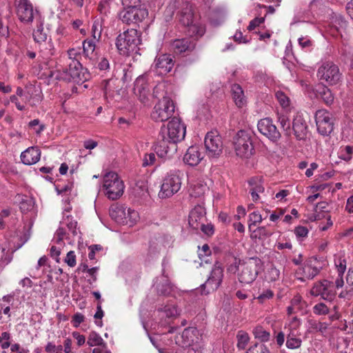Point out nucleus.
<instances>
[{"label": "nucleus", "instance_id": "nucleus-1", "mask_svg": "<svg viewBox=\"0 0 353 353\" xmlns=\"http://www.w3.org/2000/svg\"><path fill=\"white\" fill-rule=\"evenodd\" d=\"M139 32L134 28L128 29L118 35L116 46L122 55L128 56L131 53H137L141 44Z\"/></svg>", "mask_w": 353, "mask_h": 353}, {"label": "nucleus", "instance_id": "nucleus-2", "mask_svg": "<svg viewBox=\"0 0 353 353\" xmlns=\"http://www.w3.org/2000/svg\"><path fill=\"white\" fill-rule=\"evenodd\" d=\"M186 132L185 125L178 117H173L168 124L167 129L161 130L159 139H161L163 145L160 147L165 148L166 143H176L184 139Z\"/></svg>", "mask_w": 353, "mask_h": 353}, {"label": "nucleus", "instance_id": "nucleus-3", "mask_svg": "<svg viewBox=\"0 0 353 353\" xmlns=\"http://www.w3.org/2000/svg\"><path fill=\"white\" fill-rule=\"evenodd\" d=\"M254 134L250 130H239L234 137L233 144L236 154L243 159L250 158L254 152Z\"/></svg>", "mask_w": 353, "mask_h": 353}, {"label": "nucleus", "instance_id": "nucleus-4", "mask_svg": "<svg viewBox=\"0 0 353 353\" xmlns=\"http://www.w3.org/2000/svg\"><path fill=\"white\" fill-rule=\"evenodd\" d=\"M92 38H88L83 42V53L85 59L89 61L92 67H95L98 60L97 52L95 51L96 43L101 37V26L98 21H94L91 28Z\"/></svg>", "mask_w": 353, "mask_h": 353}, {"label": "nucleus", "instance_id": "nucleus-5", "mask_svg": "<svg viewBox=\"0 0 353 353\" xmlns=\"http://www.w3.org/2000/svg\"><path fill=\"white\" fill-rule=\"evenodd\" d=\"M262 269V261L257 257L249 258L242 261L237 276L242 284H251L257 278Z\"/></svg>", "mask_w": 353, "mask_h": 353}, {"label": "nucleus", "instance_id": "nucleus-6", "mask_svg": "<svg viewBox=\"0 0 353 353\" xmlns=\"http://www.w3.org/2000/svg\"><path fill=\"white\" fill-rule=\"evenodd\" d=\"M175 105L170 97H163L154 105L151 113L152 119L157 122H163L172 117Z\"/></svg>", "mask_w": 353, "mask_h": 353}, {"label": "nucleus", "instance_id": "nucleus-7", "mask_svg": "<svg viewBox=\"0 0 353 353\" xmlns=\"http://www.w3.org/2000/svg\"><path fill=\"white\" fill-rule=\"evenodd\" d=\"M317 76L328 85L337 84L341 80L342 74L338 65L333 62H325L318 69Z\"/></svg>", "mask_w": 353, "mask_h": 353}, {"label": "nucleus", "instance_id": "nucleus-8", "mask_svg": "<svg viewBox=\"0 0 353 353\" xmlns=\"http://www.w3.org/2000/svg\"><path fill=\"white\" fill-rule=\"evenodd\" d=\"M334 117L326 110H319L315 113L317 130L323 136L330 135L334 130Z\"/></svg>", "mask_w": 353, "mask_h": 353}, {"label": "nucleus", "instance_id": "nucleus-9", "mask_svg": "<svg viewBox=\"0 0 353 353\" xmlns=\"http://www.w3.org/2000/svg\"><path fill=\"white\" fill-rule=\"evenodd\" d=\"M17 14L19 19L24 23H32L39 16V11L34 9L30 0H15Z\"/></svg>", "mask_w": 353, "mask_h": 353}, {"label": "nucleus", "instance_id": "nucleus-10", "mask_svg": "<svg viewBox=\"0 0 353 353\" xmlns=\"http://www.w3.org/2000/svg\"><path fill=\"white\" fill-rule=\"evenodd\" d=\"M336 294L334 283L326 279L316 282L310 290L312 296H320L323 300L329 302L334 299Z\"/></svg>", "mask_w": 353, "mask_h": 353}, {"label": "nucleus", "instance_id": "nucleus-11", "mask_svg": "<svg viewBox=\"0 0 353 353\" xmlns=\"http://www.w3.org/2000/svg\"><path fill=\"white\" fill-rule=\"evenodd\" d=\"M125 185L121 178H107L103 184V191L110 200H117L123 194Z\"/></svg>", "mask_w": 353, "mask_h": 353}, {"label": "nucleus", "instance_id": "nucleus-12", "mask_svg": "<svg viewBox=\"0 0 353 353\" xmlns=\"http://www.w3.org/2000/svg\"><path fill=\"white\" fill-rule=\"evenodd\" d=\"M204 143L209 157L217 158L222 153L223 142L217 132L211 131L207 133Z\"/></svg>", "mask_w": 353, "mask_h": 353}, {"label": "nucleus", "instance_id": "nucleus-13", "mask_svg": "<svg viewBox=\"0 0 353 353\" xmlns=\"http://www.w3.org/2000/svg\"><path fill=\"white\" fill-rule=\"evenodd\" d=\"M148 14L143 8H125L120 12V19L123 23L130 25L141 22Z\"/></svg>", "mask_w": 353, "mask_h": 353}, {"label": "nucleus", "instance_id": "nucleus-14", "mask_svg": "<svg viewBox=\"0 0 353 353\" xmlns=\"http://www.w3.org/2000/svg\"><path fill=\"white\" fill-rule=\"evenodd\" d=\"M223 277V268L220 266H214L206 282L201 285L202 294H207L211 291L216 290L222 282Z\"/></svg>", "mask_w": 353, "mask_h": 353}, {"label": "nucleus", "instance_id": "nucleus-15", "mask_svg": "<svg viewBox=\"0 0 353 353\" xmlns=\"http://www.w3.org/2000/svg\"><path fill=\"white\" fill-rule=\"evenodd\" d=\"M259 131L271 141L276 142L281 138V133L277 130L272 120L269 118L261 119L257 124Z\"/></svg>", "mask_w": 353, "mask_h": 353}, {"label": "nucleus", "instance_id": "nucleus-16", "mask_svg": "<svg viewBox=\"0 0 353 353\" xmlns=\"http://www.w3.org/2000/svg\"><path fill=\"white\" fill-rule=\"evenodd\" d=\"M181 178H164L159 196L161 199L169 198L181 188Z\"/></svg>", "mask_w": 353, "mask_h": 353}, {"label": "nucleus", "instance_id": "nucleus-17", "mask_svg": "<svg viewBox=\"0 0 353 353\" xmlns=\"http://www.w3.org/2000/svg\"><path fill=\"white\" fill-rule=\"evenodd\" d=\"M134 92L139 101L146 104L149 102L150 91L146 77L139 76L134 82Z\"/></svg>", "mask_w": 353, "mask_h": 353}, {"label": "nucleus", "instance_id": "nucleus-18", "mask_svg": "<svg viewBox=\"0 0 353 353\" xmlns=\"http://www.w3.org/2000/svg\"><path fill=\"white\" fill-rule=\"evenodd\" d=\"M82 65L79 60H72L63 70V79L79 83L83 81Z\"/></svg>", "mask_w": 353, "mask_h": 353}, {"label": "nucleus", "instance_id": "nucleus-19", "mask_svg": "<svg viewBox=\"0 0 353 353\" xmlns=\"http://www.w3.org/2000/svg\"><path fill=\"white\" fill-rule=\"evenodd\" d=\"M117 79H107L102 82L104 97L108 103L117 101L121 98L120 88L117 85Z\"/></svg>", "mask_w": 353, "mask_h": 353}, {"label": "nucleus", "instance_id": "nucleus-20", "mask_svg": "<svg viewBox=\"0 0 353 353\" xmlns=\"http://www.w3.org/2000/svg\"><path fill=\"white\" fill-rule=\"evenodd\" d=\"M14 203L19 205V209L23 214L30 213L31 215L37 214L35 200L32 196L17 194L14 198Z\"/></svg>", "mask_w": 353, "mask_h": 353}, {"label": "nucleus", "instance_id": "nucleus-21", "mask_svg": "<svg viewBox=\"0 0 353 353\" xmlns=\"http://www.w3.org/2000/svg\"><path fill=\"white\" fill-rule=\"evenodd\" d=\"M292 130L297 140L305 141L307 139L309 130L303 117L297 113L293 118Z\"/></svg>", "mask_w": 353, "mask_h": 353}, {"label": "nucleus", "instance_id": "nucleus-22", "mask_svg": "<svg viewBox=\"0 0 353 353\" xmlns=\"http://www.w3.org/2000/svg\"><path fill=\"white\" fill-rule=\"evenodd\" d=\"M205 209L200 205H196L190 212L188 223L194 230H199L200 225L205 222Z\"/></svg>", "mask_w": 353, "mask_h": 353}, {"label": "nucleus", "instance_id": "nucleus-23", "mask_svg": "<svg viewBox=\"0 0 353 353\" xmlns=\"http://www.w3.org/2000/svg\"><path fill=\"white\" fill-rule=\"evenodd\" d=\"M174 66V60L171 54H163L156 57L154 67L160 74L170 72Z\"/></svg>", "mask_w": 353, "mask_h": 353}, {"label": "nucleus", "instance_id": "nucleus-24", "mask_svg": "<svg viewBox=\"0 0 353 353\" xmlns=\"http://www.w3.org/2000/svg\"><path fill=\"white\" fill-rule=\"evenodd\" d=\"M285 329H288L286 347L290 350L299 348L301 346L302 340L300 338L301 332L298 327L289 325Z\"/></svg>", "mask_w": 353, "mask_h": 353}, {"label": "nucleus", "instance_id": "nucleus-25", "mask_svg": "<svg viewBox=\"0 0 353 353\" xmlns=\"http://www.w3.org/2000/svg\"><path fill=\"white\" fill-rule=\"evenodd\" d=\"M195 46V41L188 38L175 39L172 43V48L176 54L192 52Z\"/></svg>", "mask_w": 353, "mask_h": 353}, {"label": "nucleus", "instance_id": "nucleus-26", "mask_svg": "<svg viewBox=\"0 0 353 353\" xmlns=\"http://www.w3.org/2000/svg\"><path fill=\"white\" fill-rule=\"evenodd\" d=\"M41 157V151L37 147H30L21 154V161L26 165L37 163Z\"/></svg>", "mask_w": 353, "mask_h": 353}, {"label": "nucleus", "instance_id": "nucleus-27", "mask_svg": "<svg viewBox=\"0 0 353 353\" xmlns=\"http://www.w3.org/2000/svg\"><path fill=\"white\" fill-rule=\"evenodd\" d=\"M165 238L159 236L153 238L150 242L148 249V254L150 256L154 257L166 249Z\"/></svg>", "mask_w": 353, "mask_h": 353}, {"label": "nucleus", "instance_id": "nucleus-28", "mask_svg": "<svg viewBox=\"0 0 353 353\" xmlns=\"http://www.w3.org/2000/svg\"><path fill=\"white\" fill-rule=\"evenodd\" d=\"M247 183L252 200L254 202L257 201L260 199L259 193H263L265 190L263 181L261 178H250L247 181Z\"/></svg>", "mask_w": 353, "mask_h": 353}, {"label": "nucleus", "instance_id": "nucleus-29", "mask_svg": "<svg viewBox=\"0 0 353 353\" xmlns=\"http://www.w3.org/2000/svg\"><path fill=\"white\" fill-rule=\"evenodd\" d=\"M164 270H163V275L160 279H157L154 286L159 294L168 296L172 292L173 286L168 277L164 275Z\"/></svg>", "mask_w": 353, "mask_h": 353}, {"label": "nucleus", "instance_id": "nucleus-30", "mask_svg": "<svg viewBox=\"0 0 353 353\" xmlns=\"http://www.w3.org/2000/svg\"><path fill=\"white\" fill-rule=\"evenodd\" d=\"M203 159V156L197 146L190 147L184 155L183 161L185 163L195 166L199 163Z\"/></svg>", "mask_w": 353, "mask_h": 353}, {"label": "nucleus", "instance_id": "nucleus-31", "mask_svg": "<svg viewBox=\"0 0 353 353\" xmlns=\"http://www.w3.org/2000/svg\"><path fill=\"white\" fill-rule=\"evenodd\" d=\"M179 21L183 26L191 25L194 21V13L192 5L188 2L183 4L182 9L180 12Z\"/></svg>", "mask_w": 353, "mask_h": 353}, {"label": "nucleus", "instance_id": "nucleus-32", "mask_svg": "<svg viewBox=\"0 0 353 353\" xmlns=\"http://www.w3.org/2000/svg\"><path fill=\"white\" fill-rule=\"evenodd\" d=\"M231 94L236 106L241 108L245 105L246 99L240 85L234 83L231 86Z\"/></svg>", "mask_w": 353, "mask_h": 353}, {"label": "nucleus", "instance_id": "nucleus-33", "mask_svg": "<svg viewBox=\"0 0 353 353\" xmlns=\"http://www.w3.org/2000/svg\"><path fill=\"white\" fill-rule=\"evenodd\" d=\"M37 43L38 45L39 56L41 57L43 59L47 60L53 55L54 46L51 39Z\"/></svg>", "mask_w": 353, "mask_h": 353}, {"label": "nucleus", "instance_id": "nucleus-34", "mask_svg": "<svg viewBox=\"0 0 353 353\" xmlns=\"http://www.w3.org/2000/svg\"><path fill=\"white\" fill-rule=\"evenodd\" d=\"M37 43L38 45L39 56L41 57L43 59L47 60L53 55L54 46L51 39Z\"/></svg>", "mask_w": 353, "mask_h": 353}, {"label": "nucleus", "instance_id": "nucleus-35", "mask_svg": "<svg viewBox=\"0 0 353 353\" xmlns=\"http://www.w3.org/2000/svg\"><path fill=\"white\" fill-rule=\"evenodd\" d=\"M320 268H317L314 266L312 264V262H307L305 263L303 267L299 269V271L303 275L302 278H300L301 281H305V279H313L316 275H318L320 272Z\"/></svg>", "mask_w": 353, "mask_h": 353}, {"label": "nucleus", "instance_id": "nucleus-36", "mask_svg": "<svg viewBox=\"0 0 353 353\" xmlns=\"http://www.w3.org/2000/svg\"><path fill=\"white\" fill-rule=\"evenodd\" d=\"M186 27V34L190 37L198 39L202 37L205 33V28L200 23L193 21L191 25H188Z\"/></svg>", "mask_w": 353, "mask_h": 353}, {"label": "nucleus", "instance_id": "nucleus-37", "mask_svg": "<svg viewBox=\"0 0 353 353\" xmlns=\"http://www.w3.org/2000/svg\"><path fill=\"white\" fill-rule=\"evenodd\" d=\"M33 39L36 43L46 41L48 39V33L43 30V21L39 17L37 19L36 28L33 31Z\"/></svg>", "mask_w": 353, "mask_h": 353}, {"label": "nucleus", "instance_id": "nucleus-38", "mask_svg": "<svg viewBox=\"0 0 353 353\" xmlns=\"http://www.w3.org/2000/svg\"><path fill=\"white\" fill-rule=\"evenodd\" d=\"M110 214L117 222L127 223L126 208L122 205L112 207L110 210Z\"/></svg>", "mask_w": 353, "mask_h": 353}, {"label": "nucleus", "instance_id": "nucleus-39", "mask_svg": "<svg viewBox=\"0 0 353 353\" xmlns=\"http://www.w3.org/2000/svg\"><path fill=\"white\" fill-rule=\"evenodd\" d=\"M51 182L54 183L55 189L57 193L59 194H66L70 192L72 188V183L69 180H63L62 179H59L58 180L53 181L54 178H48Z\"/></svg>", "mask_w": 353, "mask_h": 353}, {"label": "nucleus", "instance_id": "nucleus-40", "mask_svg": "<svg viewBox=\"0 0 353 353\" xmlns=\"http://www.w3.org/2000/svg\"><path fill=\"white\" fill-rule=\"evenodd\" d=\"M60 224L62 226L66 227L72 236H74L77 235V221L74 220L71 216L64 214L63 220L60 222Z\"/></svg>", "mask_w": 353, "mask_h": 353}, {"label": "nucleus", "instance_id": "nucleus-41", "mask_svg": "<svg viewBox=\"0 0 353 353\" xmlns=\"http://www.w3.org/2000/svg\"><path fill=\"white\" fill-rule=\"evenodd\" d=\"M278 122L287 137L291 135V125L289 117L283 113H278Z\"/></svg>", "mask_w": 353, "mask_h": 353}, {"label": "nucleus", "instance_id": "nucleus-42", "mask_svg": "<svg viewBox=\"0 0 353 353\" xmlns=\"http://www.w3.org/2000/svg\"><path fill=\"white\" fill-rule=\"evenodd\" d=\"M188 183H190V196L194 197H199L204 194L205 190V185L199 181L190 182L188 179Z\"/></svg>", "mask_w": 353, "mask_h": 353}, {"label": "nucleus", "instance_id": "nucleus-43", "mask_svg": "<svg viewBox=\"0 0 353 353\" xmlns=\"http://www.w3.org/2000/svg\"><path fill=\"white\" fill-rule=\"evenodd\" d=\"M87 344L91 347L100 345L104 347H105V343L103 341L101 336L98 333L94 331L91 332L89 334Z\"/></svg>", "mask_w": 353, "mask_h": 353}, {"label": "nucleus", "instance_id": "nucleus-44", "mask_svg": "<svg viewBox=\"0 0 353 353\" xmlns=\"http://www.w3.org/2000/svg\"><path fill=\"white\" fill-rule=\"evenodd\" d=\"M297 167L300 170H305V174L306 176H311L314 174V171L319 168V165L314 162L311 163L308 167V163L305 161H303L299 163Z\"/></svg>", "mask_w": 353, "mask_h": 353}, {"label": "nucleus", "instance_id": "nucleus-45", "mask_svg": "<svg viewBox=\"0 0 353 353\" xmlns=\"http://www.w3.org/2000/svg\"><path fill=\"white\" fill-rule=\"evenodd\" d=\"M253 334L256 339H259L261 342L268 341L270 337V332L261 326H258L253 330Z\"/></svg>", "mask_w": 353, "mask_h": 353}, {"label": "nucleus", "instance_id": "nucleus-46", "mask_svg": "<svg viewBox=\"0 0 353 353\" xmlns=\"http://www.w3.org/2000/svg\"><path fill=\"white\" fill-rule=\"evenodd\" d=\"M353 154V146L352 145H346L344 147H341L340 150L339 152V157L340 159L348 161H350Z\"/></svg>", "mask_w": 353, "mask_h": 353}, {"label": "nucleus", "instance_id": "nucleus-47", "mask_svg": "<svg viewBox=\"0 0 353 353\" xmlns=\"http://www.w3.org/2000/svg\"><path fill=\"white\" fill-rule=\"evenodd\" d=\"M275 97L278 100L279 104L283 108H286L290 106V101L289 97L282 91L279 90L276 92Z\"/></svg>", "mask_w": 353, "mask_h": 353}, {"label": "nucleus", "instance_id": "nucleus-48", "mask_svg": "<svg viewBox=\"0 0 353 353\" xmlns=\"http://www.w3.org/2000/svg\"><path fill=\"white\" fill-rule=\"evenodd\" d=\"M262 221L261 215L257 212H253L249 215L248 219V228L250 230H252V226H255L256 224L260 223Z\"/></svg>", "mask_w": 353, "mask_h": 353}, {"label": "nucleus", "instance_id": "nucleus-49", "mask_svg": "<svg viewBox=\"0 0 353 353\" xmlns=\"http://www.w3.org/2000/svg\"><path fill=\"white\" fill-rule=\"evenodd\" d=\"M334 264L338 274L343 275L346 270V261L343 256H338L334 259Z\"/></svg>", "mask_w": 353, "mask_h": 353}, {"label": "nucleus", "instance_id": "nucleus-50", "mask_svg": "<svg viewBox=\"0 0 353 353\" xmlns=\"http://www.w3.org/2000/svg\"><path fill=\"white\" fill-rule=\"evenodd\" d=\"M313 312L316 315H326L329 313V307L323 303H319L313 307Z\"/></svg>", "mask_w": 353, "mask_h": 353}, {"label": "nucleus", "instance_id": "nucleus-51", "mask_svg": "<svg viewBox=\"0 0 353 353\" xmlns=\"http://www.w3.org/2000/svg\"><path fill=\"white\" fill-rule=\"evenodd\" d=\"M246 353H270L268 347L261 343H256L251 346Z\"/></svg>", "mask_w": 353, "mask_h": 353}, {"label": "nucleus", "instance_id": "nucleus-52", "mask_svg": "<svg viewBox=\"0 0 353 353\" xmlns=\"http://www.w3.org/2000/svg\"><path fill=\"white\" fill-rule=\"evenodd\" d=\"M320 94H321V98L323 99V101L327 105H330L333 102V101H334L333 94H332L329 88H327V87L323 88V90L320 92Z\"/></svg>", "mask_w": 353, "mask_h": 353}, {"label": "nucleus", "instance_id": "nucleus-53", "mask_svg": "<svg viewBox=\"0 0 353 353\" xmlns=\"http://www.w3.org/2000/svg\"><path fill=\"white\" fill-rule=\"evenodd\" d=\"M237 347L240 350H244L249 342V336L247 333H239L237 334Z\"/></svg>", "mask_w": 353, "mask_h": 353}, {"label": "nucleus", "instance_id": "nucleus-54", "mask_svg": "<svg viewBox=\"0 0 353 353\" xmlns=\"http://www.w3.org/2000/svg\"><path fill=\"white\" fill-rule=\"evenodd\" d=\"M165 83H159L157 85L153 90V97L154 98H163V97H168L166 94V92L165 90Z\"/></svg>", "mask_w": 353, "mask_h": 353}, {"label": "nucleus", "instance_id": "nucleus-55", "mask_svg": "<svg viewBox=\"0 0 353 353\" xmlns=\"http://www.w3.org/2000/svg\"><path fill=\"white\" fill-rule=\"evenodd\" d=\"M11 335L8 332H3L0 335V345L2 349H7L10 346Z\"/></svg>", "mask_w": 353, "mask_h": 353}, {"label": "nucleus", "instance_id": "nucleus-56", "mask_svg": "<svg viewBox=\"0 0 353 353\" xmlns=\"http://www.w3.org/2000/svg\"><path fill=\"white\" fill-rule=\"evenodd\" d=\"M310 328L317 332H323L327 329V325L325 323L318 322L315 320L308 321Z\"/></svg>", "mask_w": 353, "mask_h": 353}, {"label": "nucleus", "instance_id": "nucleus-57", "mask_svg": "<svg viewBox=\"0 0 353 353\" xmlns=\"http://www.w3.org/2000/svg\"><path fill=\"white\" fill-rule=\"evenodd\" d=\"M12 260V257L7 248L0 245V262L8 264Z\"/></svg>", "mask_w": 353, "mask_h": 353}, {"label": "nucleus", "instance_id": "nucleus-58", "mask_svg": "<svg viewBox=\"0 0 353 353\" xmlns=\"http://www.w3.org/2000/svg\"><path fill=\"white\" fill-rule=\"evenodd\" d=\"M273 296L274 292L270 289H267L254 299H257L260 303H263L267 300L272 299Z\"/></svg>", "mask_w": 353, "mask_h": 353}, {"label": "nucleus", "instance_id": "nucleus-59", "mask_svg": "<svg viewBox=\"0 0 353 353\" xmlns=\"http://www.w3.org/2000/svg\"><path fill=\"white\" fill-rule=\"evenodd\" d=\"M232 263L228 267V271L232 274H235L236 272H239V268L242 264V261L234 256H232Z\"/></svg>", "mask_w": 353, "mask_h": 353}, {"label": "nucleus", "instance_id": "nucleus-60", "mask_svg": "<svg viewBox=\"0 0 353 353\" xmlns=\"http://www.w3.org/2000/svg\"><path fill=\"white\" fill-rule=\"evenodd\" d=\"M157 161L156 156L154 153L145 154L143 159L142 165L143 167H147L149 165H155V162Z\"/></svg>", "mask_w": 353, "mask_h": 353}, {"label": "nucleus", "instance_id": "nucleus-61", "mask_svg": "<svg viewBox=\"0 0 353 353\" xmlns=\"http://www.w3.org/2000/svg\"><path fill=\"white\" fill-rule=\"evenodd\" d=\"M65 263L68 264V266L73 268L76 265V255L74 251H70L68 252L65 259Z\"/></svg>", "mask_w": 353, "mask_h": 353}, {"label": "nucleus", "instance_id": "nucleus-62", "mask_svg": "<svg viewBox=\"0 0 353 353\" xmlns=\"http://www.w3.org/2000/svg\"><path fill=\"white\" fill-rule=\"evenodd\" d=\"M294 232L298 239H303L307 236L308 230L304 226H298L294 228Z\"/></svg>", "mask_w": 353, "mask_h": 353}, {"label": "nucleus", "instance_id": "nucleus-63", "mask_svg": "<svg viewBox=\"0 0 353 353\" xmlns=\"http://www.w3.org/2000/svg\"><path fill=\"white\" fill-rule=\"evenodd\" d=\"M199 229L201 230V231L206 234L207 236H212L214 234V229L212 224H205V222H203L199 227Z\"/></svg>", "mask_w": 353, "mask_h": 353}, {"label": "nucleus", "instance_id": "nucleus-64", "mask_svg": "<svg viewBox=\"0 0 353 353\" xmlns=\"http://www.w3.org/2000/svg\"><path fill=\"white\" fill-rule=\"evenodd\" d=\"M265 21L264 17H256L252 19L249 26H248V30L249 31H252L254 30L256 27L259 26L261 23H263Z\"/></svg>", "mask_w": 353, "mask_h": 353}]
</instances>
